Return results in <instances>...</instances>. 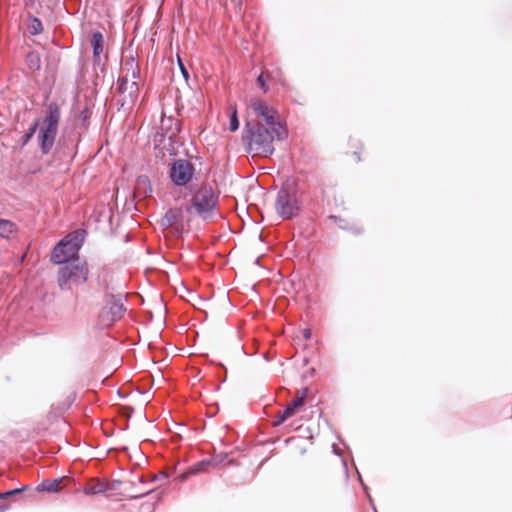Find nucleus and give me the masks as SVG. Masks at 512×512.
I'll use <instances>...</instances> for the list:
<instances>
[{
  "label": "nucleus",
  "mask_w": 512,
  "mask_h": 512,
  "mask_svg": "<svg viewBox=\"0 0 512 512\" xmlns=\"http://www.w3.org/2000/svg\"><path fill=\"white\" fill-rule=\"evenodd\" d=\"M276 210L284 219L293 217L298 211L295 196L291 195L287 190H280L276 200Z\"/></svg>",
  "instance_id": "nucleus-10"
},
{
  "label": "nucleus",
  "mask_w": 512,
  "mask_h": 512,
  "mask_svg": "<svg viewBox=\"0 0 512 512\" xmlns=\"http://www.w3.org/2000/svg\"><path fill=\"white\" fill-rule=\"evenodd\" d=\"M63 481H64V478L43 481L38 486V490L39 491H47V492H57L62 488Z\"/></svg>",
  "instance_id": "nucleus-18"
},
{
  "label": "nucleus",
  "mask_w": 512,
  "mask_h": 512,
  "mask_svg": "<svg viewBox=\"0 0 512 512\" xmlns=\"http://www.w3.org/2000/svg\"><path fill=\"white\" fill-rule=\"evenodd\" d=\"M361 151H362V146H359V147H357V150H355L353 152V156H354L355 162H360L361 161V156H360Z\"/></svg>",
  "instance_id": "nucleus-28"
},
{
  "label": "nucleus",
  "mask_w": 512,
  "mask_h": 512,
  "mask_svg": "<svg viewBox=\"0 0 512 512\" xmlns=\"http://www.w3.org/2000/svg\"><path fill=\"white\" fill-rule=\"evenodd\" d=\"M177 62H178V65H179V69H180V71H181L185 81L187 82L188 79H189V73H188L187 69L185 68V66H184V64H183V62H182V60H181L179 55H177Z\"/></svg>",
  "instance_id": "nucleus-26"
},
{
  "label": "nucleus",
  "mask_w": 512,
  "mask_h": 512,
  "mask_svg": "<svg viewBox=\"0 0 512 512\" xmlns=\"http://www.w3.org/2000/svg\"><path fill=\"white\" fill-rule=\"evenodd\" d=\"M38 124H34L29 128L28 132L24 136V143H27L36 133Z\"/></svg>",
  "instance_id": "nucleus-25"
},
{
  "label": "nucleus",
  "mask_w": 512,
  "mask_h": 512,
  "mask_svg": "<svg viewBox=\"0 0 512 512\" xmlns=\"http://www.w3.org/2000/svg\"><path fill=\"white\" fill-rule=\"evenodd\" d=\"M150 491H147V492H143L141 493L140 495H135V496H132L133 498H137V497H141V496H145L149 493Z\"/></svg>",
  "instance_id": "nucleus-31"
},
{
  "label": "nucleus",
  "mask_w": 512,
  "mask_h": 512,
  "mask_svg": "<svg viewBox=\"0 0 512 512\" xmlns=\"http://www.w3.org/2000/svg\"><path fill=\"white\" fill-rule=\"evenodd\" d=\"M28 29L32 35H38L43 31L42 22L38 18H33L28 26Z\"/></svg>",
  "instance_id": "nucleus-23"
},
{
  "label": "nucleus",
  "mask_w": 512,
  "mask_h": 512,
  "mask_svg": "<svg viewBox=\"0 0 512 512\" xmlns=\"http://www.w3.org/2000/svg\"><path fill=\"white\" fill-rule=\"evenodd\" d=\"M91 44L93 47V54L95 59H99L104 48L103 35L100 32L93 33Z\"/></svg>",
  "instance_id": "nucleus-17"
},
{
  "label": "nucleus",
  "mask_w": 512,
  "mask_h": 512,
  "mask_svg": "<svg viewBox=\"0 0 512 512\" xmlns=\"http://www.w3.org/2000/svg\"><path fill=\"white\" fill-rule=\"evenodd\" d=\"M139 73V67L134 60L126 62L122 68V75L118 80V91L122 97V106L132 105L138 98L139 84L137 79Z\"/></svg>",
  "instance_id": "nucleus-4"
},
{
  "label": "nucleus",
  "mask_w": 512,
  "mask_h": 512,
  "mask_svg": "<svg viewBox=\"0 0 512 512\" xmlns=\"http://www.w3.org/2000/svg\"><path fill=\"white\" fill-rule=\"evenodd\" d=\"M82 241L81 232L69 233L54 247L51 261L55 264L70 263L69 261L78 254Z\"/></svg>",
  "instance_id": "nucleus-6"
},
{
  "label": "nucleus",
  "mask_w": 512,
  "mask_h": 512,
  "mask_svg": "<svg viewBox=\"0 0 512 512\" xmlns=\"http://www.w3.org/2000/svg\"><path fill=\"white\" fill-rule=\"evenodd\" d=\"M242 139L247 152L253 156L268 157L274 152L273 142L277 137L261 121H247Z\"/></svg>",
  "instance_id": "nucleus-1"
},
{
  "label": "nucleus",
  "mask_w": 512,
  "mask_h": 512,
  "mask_svg": "<svg viewBox=\"0 0 512 512\" xmlns=\"http://www.w3.org/2000/svg\"><path fill=\"white\" fill-rule=\"evenodd\" d=\"M112 489L110 485L104 481L97 479L90 480L84 487V493L86 495H97L107 490Z\"/></svg>",
  "instance_id": "nucleus-15"
},
{
  "label": "nucleus",
  "mask_w": 512,
  "mask_h": 512,
  "mask_svg": "<svg viewBox=\"0 0 512 512\" xmlns=\"http://www.w3.org/2000/svg\"><path fill=\"white\" fill-rule=\"evenodd\" d=\"M306 390L298 391L295 399L286 406L285 409L278 411L273 426L277 427L285 422L287 419L293 417L300 408L304 405L306 399Z\"/></svg>",
  "instance_id": "nucleus-12"
},
{
  "label": "nucleus",
  "mask_w": 512,
  "mask_h": 512,
  "mask_svg": "<svg viewBox=\"0 0 512 512\" xmlns=\"http://www.w3.org/2000/svg\"><path fill=\"white\" fill-rule=\"evenodd\" d=\"M89 274L86 262H70L61 267L58 271V285L61 289H66L70 282L79 285L87 281Z\"/></svg>",
  "instance_id": "nucleus-7"
},
{
  "label": "nucleus",
  "mask_w": 512,
  "mask_h": 512,
  "mask_svg": "<svg viewBox=\"0 0 512 512\" xmlns=\"http://www.w3.org/2000/svg\"><path fill=\"white\" fill-rule=\"evenodd\" d=\"M312 334H311V330L310 329H304L303 330V337L306 339V340H309L311 338Z\"/></svg>",
  "instance_id": "nucleus-30"
},
{
  "label": "nucleus",
  "mask_w": 512,
  "mask_h": 512,
  "mask_svg": "<svg viewBox=\"0 0 512 512\" xmlns=\"http://www.w3.org/2000/svg\"><path fill=\"white\" fill-rule=\"evenodd\" d=\"M212 462H216V458H212L210 460H203V461H200V462H197L196 464H194L193 466H191L190 468H188L184 473H182L180 476H179V479L181 481H184L186 480L190 475H195V474H198L200 472H205L207 469V466H209Z\"/></svg>",
  "instance_id": "nucleus-16"
},
{
  "label": "nucleus",
  "mask_w": 512,
  "mask_h": 512,
  "mask_svg": "<svg viewBox=\"0 0 512 512\" xmlns=\"http://www.w3.org/2000/svg\"><path fill=\"white\" fill-rule=\"evenodd\" d=\"M257 83L259 85V87L264 91V92H267L268 91V87L266 85V76H265V72H262L258 78H257Z\"/></svg>",
  "instance_id": "nucleus-24"
},
{
  "label": "nucleus",
  "mask_w": 512,
  "mask_h": 512,
  "mask_svg": "<svg viewBox=\"0 0 512 512\" xmlns=\"http://www.w3.org/2000/svg\"><path fill=\"white\" fill-rule=\"evenodd\" d=\"M22 490H24V488H22V489H14V490H10V491H7V492L0 493V498H6L8 496L18 494Z\"/></svg>",
  "instance_id": "nucleus-27"
},
{
  "label": "nucleus",
  "mask_w": 512,
  "mask_h": 512,
  "mask_svg": "<svg viewBox=\"0 0 512 512\" xmlns=\"http://www.w3.org/2000/svg\"><path fill=\"white\" fill-rule=\"evenodd\" d=\"M218 198V193L211 186L201 185L191 199L192 207L202 219H209L217 209Z\"/></svg>",
  "instance_id": "nucleus-5"
},
{
  "label": "nucleus",
  "mask_w": 512,
  "mask_h": 512,
  "mask_svg": "<svg viewBox=\"0 0 512 512\" xmlns=\"http://www.w3.org/2000/svg\"><path fill=\"white\" fill-rule=\"evenodd\" d=\"M27 65L29 69L38 71L41 68V59L40 56L35 52H30L26 58Z\"/></svg>",
  "instance_id": "nucleus-21"
},
{
  "label": "nucleus",
  "mask_w": 512,
  "mask_h": 512,
  "mask_svg": "<svg viewBox=\"0 0 512 512\" xmlns=\"http://www.w3.org/2000/svg\"><path fill=\"white\" fill-rule=\"evenodd\" d=\"M180 132V122L173 117H162L159 130L156 134L170 136V137H178V133Z\"/></svg>",
  "instance_id": "nucleus-14"
},
{
  "label": "nucleus",
  "mask_w": 512,
  "mask_h": 512,
  "mask_svg": "<svg viewBox=\"0 0 512 512\" xmlns=\"http://www.w3.org/2000/svg\"><path fill=\"white\" fill-rule=\"evenodd\" d=\"M230 121H229V130L235 132L239 128V120L237 116V109L235 106L230 107Z\"/></svg>",
  "instance_id": "nucleus-22"
},
{
  "label": "nucleus",
  "mask_w": 512,
  "mask_h": 512,
  "mask_svg": "<svg viewBox=\"0 0 512 512\" xmlns=\"http://www.w3.org/2000/svg\"><path fill=\"white\" fill-rule=\"evenodd\" d=\"M195 174L193 163L187 159L175 160L169 170L171 181L177 186H185L190 183Z\"/></svg>",
  "instance_id": "nucleus-9"
},
{
  "label": "nucleus",
  "mask_w": 512,
  "mask_h": 512,
  "mask_svg": "<svg viewBox=\"0 0 512 512\" xmlns=\"http://www.w3.org/2000/svg\"><path fill=\"white\" fill-rule=\"evenodd\" d=\"M319 478L324 484L330 486L346 483L348 479L346 466L340 459H334L320 469Z\"/></svg>",
  "instance_id": "nucleus-8"
},
{
  "label": "nucleus",
  "mask_w": 512,
  "mask_h": 512,
  "mask_svg": "<svg viewBox=\"0 0 512 512\" xmlns=\"http://www.w3.org/2000/svg\"><path fill=\"white\" fill-rule=\"evenodd\" d=\"M6 509V507H0V512H3Z\"/></svg>",
  "instance_id": "nucleus-32"
},
{
  "label": "nucleus",
  "mask_w": 512,
  "mask_h": 512,
  "mask_svg": "<svg viewBox=\"0 0 512 512\" xmlns=\"http://www.w3.org/2000/svg\"><path fill=\"white\" fill-rule=\"evenodd\" d=\"M214 458H216V462H212L210 465L217 466L226 458V455L219 454V455L215 456Z\"/></svg>",
  "instance_id": "nucleus-29"
},
{
  "label": "nucleus",
  "mask_w": 512,
  "mask_h": 512,
  "mask_svg": "<svg viewBox=\"0 0 512 512\" xmlns=\"http://www.w3.org/2000/svg\"><path fill=\"white\" fill-rule=\"evenodd\" d=\"M59 120L60 108L52 102L47 106L45 117L42 120L35 121L38 124V141L43 154H48L54 145Z\"/></svg>",
  "instance_id": "nucleus-2"
},
{
  "label": "nucleus",
  "mask_w": 512,
  "mask_h": 512,
  "mask_svg": "<svg viewBox=\"0 0 512 512\" xmlns=\"http://www.w3.org/2000/svg\"><path fill=\"white\" fill-rule=\"evenodd\" d=\"M109 311L112 314L111 321H114L115 319L122 317V315L126 311V308L124 307V304L120 300H115L111 304Z\"/></svg>",
  "instance_id": "nucleus-20"
},
{
  "label": "nucleus",
  "mask_w": 512,
  "mask_h": 512,
  "mask_svg": "<svg viewBox=\"0 0 512 512\" xmlns=\"http://www.w3.org/2000/svg\"><path fill=\"white\" fill-rule=\"evenodd\" d=\"M16 225L6 219H0V236L3 238H9L16 233Z\"/></svg>",
  "instance_id": "nucleus-19"
},
{
  "label": "nucleus",
  "mask_w": 512,
  "mask_h": 512,
  "mask_svg": "<svg viewBox=\"0 0 512 512\" xmlns=\"http://www.w3.org/2000/svg\"><path fill=\"white\" fill-rule=\"evenodd\" d=\"M161 225L165 228H173L177 234H181L185 229L184 208L169 209L161 219Z\"/></svg>",
  "instance_id": "nucleus-13"
},
{
  "label": "nucleus",
  "mask_w": 512,
  "mask_h": 512,
  "mask_svg": "<svg viewBox=\"0 0 512 512\" xmlns=\"http://www.w3.org/2000/svg\"><path fill=\"white\" fill-rule=\"evenodd\" d=\"M249 108L255 115V118L250 121H261L264 126H268L275 133L278 140H283L287 137V129L279 121L277 112L271 106L261 99L252 98Z\"/></svg>",
  "instance_id": "nucleus-3"
},
{
  "label": "nucleus",
  "mask_w": 512,
  "mask_h": 512,
  "mask_svg": "<svg viewBox=\"0 0 512 512\" xmlns=\"http://www.w3.org/2000/svg\"><path fill=\"white\" fill-rule=\"evenodd\" d=\"M153 144L156 155L164 158L167 155H176L179 146V140L178 137L155 134L153 138Z\"/></svg>",
  "instance_id": "nucleus-11"
}]
</instances>
